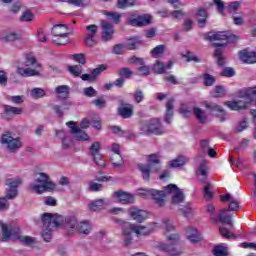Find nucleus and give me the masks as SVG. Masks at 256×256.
<instances>
[{"instance_id": "1", "label": "nucleus", "mask_w": 256, "mask_h": 256, "mask_svg": "<svg viewBox=\"0 0 256 256\" xmlns=\"http://www.w3.org/2000/svg\"><path fill=\"white\" fill-rule=\"evenodd\" d=\"M42 223L44 227L42 237L46 243H49L52 237L51 232L63 223V216L51 213H44L42 215Z\"/></svg>"}, {"instance_id": "2", "label": "nucleus", "mask_w": 256, "mask_h": 256, "mask_svg": "<svg viewBox=\"0 0 256 256\" xmlns=\"http://www.w3.org/2000/svg\"><path fill=\"white\" fill-rule=\"evenodd\" d=\"M30 189L34 193L41 195V193H45V191H53V189H55V183L51 181L47 173L40 172L35 182L30 183Z\"/></svg>"}, {"instance_id": "3", "label": "nucleus", "mask_w": 256, "mask_h": 256, "mask_svg": "<svg viewBox=\"0 0 256 256\" xmlns=\"http://www.w3.org/2000/svg\"><path fill=\"white\" fill-rule=\"evenodd\" d=\"M66 227L70 235L73 233H80L81 235H89L93 229L90 221L78 222L77 218L74 216H69L66 218Z\"/></svg>"}, {"instance_id": "4", "label": "nucleus", "mask_w": 256, "mask_h": 256, "mask_svg": "<svg viewBox=\"0 0 256 256\" xmlns=\"http://www.w3.org/2000/svg\"><path fill=\"white\" fill-rule=\"evenodd\" d=\"M25 67H34V69L18 67L17 73L21 75V77H39V75H41V63L37 62L34 56L26 55Z\"/></svg>"}, {"instance_id": "5", "label": "nucleus", "mask_w": 256, "mask_h": 256, "mask_svg": "<svg viewBox=\"0 0 256 256\" xmlns=\"http://www.w3.org/2000/svg\"><path fill=\"white\" fill-rule=\"evenodd\" d=\"M3 229V240L7 241L9 239H12L14 241H20L21 243H23V245L26 246H31L33 244H35V238L31 237V236H21V234L19 233V230H13V229H8L5 226H2Z\"/></svg>"}, {"instance_id": "6", "label": "nucleus", "mask_w": 256, "mask_h": 256, "mask_svg": "<svg viewBox=\"0 0 256 256\" xmlns=\"http://www.w3.org/2000/svg\"><path fill=\"white\" fill-rule=\"evenodd\" d=\"M154 229H155V226H153V225H147V226L136 225V224L130 225L129 230H124L125 245H129V243H131V241H132L131 234L132 233H135L136 235H150V233H153Z\"/></svg>"}, {"instance_id": "7", "label": "nucleus", "mask_w": 256, "mask_h": 256, "mask_svg": "<svg viewBox=\"0 0 256 256\" xmlns=\"http://www.w3.org/2000/svg\"><path fill=\"white\" fill-rule=\"evenodd\" d=\"M140 131L143 135H149L151 133L154 135H163L165 128H163L159 119L152 118L148 122L140 125Z\"/></svg>"}, {"instance_id": "8", "label": "nucleus", "mask_w": 256, "mask_h": 256, "mask_svg": "<svg viewBox=\"0 0 256 256\" xmlns=\"http://www.w3.org/2000/svg\"><path fill=\"white\" fill-rule=\"evenodd\" d=\"M167 195H172V205H181L185 201V194L175 184H169L165 187Z\"/></svg>"}, {"instance_id": "9", "label": "nucleus", "mask_w": 256, "mask_h": 256, "mask_svg": "<svg viewBox=\"0 0 256 256\" xmlns=\"http://www.w3.org/2000/svg\"><path fill=\"white\" fill-rule=\"evenodd\" d=\"M141 195H151L158 207H163L165 205V197H167V191L165 190H155V189H143Z\"/></svg>"}, {"instance_id": "10", "label": "nucleus", "mask_w": 256, "mask_h": 256, "mask_svg": "<svg viewBox=\"0 0 256 256\" xmlns=\"http://www.w3.org/2000/svg\"><path fill=\"white\" fill-rule=\"evenodd\" d=\"M168 241H173L172 244L159 243L157 245L160 251L169 253L170 255H175V245L179 243V234H170L167 236Z\"/></svg>"}, {"instance_id": "11", "label": "nucleus", "mask_w": 256, "mask_h": 256, "mask_svg": "<svg viewBox=\"0 0 256 256\" xmlns=\"http://www.w3.org/2000/svg\"><path fill=\"white\" fill-rule=\"evenodd\" d=\"M137 167L144 181H149L151 179V174L157 173L161 169V167H155V165L153 164H143V163H139Z\"/></svg>"}, {"instance_id": "12", "label": "nucleus", "mask_w": 256, "mask_h": 256, "mask_svg": "<svg viewBox=\"0 0 256 256\" xmlns=\"http://www.w3.org/2000/svg\"><path fill=\"white\" fill-rule=\"evenodd\" d=\"M1 143L2 145H6L9 151H17V149H21L23 144L21 143V140L18 138H13L11 135L4 134L1 137Z\"/></svg>"}, {"instance_id": "13", "label": "nucleus", "mask_w": 256, "mask_h": 256, "mask_svg": "<svg viewBox=\"0 0 256 256\" xmlns=\"http://www.w3.org/2000/svg\"><path fill=\"white\" fill-rule=\"evenodd\" d=\"M118 115L122 117L123 119H129L130 117H133V105L129 103H125V100L122 98L118 99Z\"/></svg>"}, {"instance_id": "14", "label": "nucleus", "mask_w": 256, "mask_h": 256, "mask_svg": "<svg viewBox=\"0 0 256 256\" xmlns=\"http://www.w3.org/2000/svg\"><path fill=\"white\" fill-rule=\"evenodd\" d=\"M111 151L115 153V155L111 159L113 167H115V169H123V157H121V146L117 143H113Z\"/></svg>"}, {"instance_id": "15", "label": "nucleus", "mask_w": 256, "mask_h": 256, "mask_svg": "<svg viewBox=\"0 0 256 256\" xmlns=\"http://www.w3.org/2000/svg\"><path fill=\"white\" fill-rule=\"evenodd\" d=\"M66 125L69 127V129H71V133L74 135L75 139L78 141H89V134L81 130L80 127L75 126V122L69 121L66 123Z\"/></svg>"}, {"instance_id": "16", "label": "nucleus", "mask_w": 256, "mask_h": 256, "mask_svg": "<svg viewBox=\"0 0 256 256\" xmlns=\"http://www.w3.org/2000/svg\"><path fill=\"white\" fill-rule=\"evenodd\" d=\"M207 41H235L237 39V36L235 35H229L227 32H210L207 34L206 37Z\"/></svg>"}, {"instance_id": "17", "label": "nucleus", "mask_w": 256, "mask_h": 256, "mask_svg": "<svg viewBox=\"0 0 256 256\" xmlns=\"http://www.w3.org/2000/svg\"><path fill=\"white\" fill-rule=\"evenodd\" d=\"M101 149V143L95 142L90 147V155L94 159V163L99 167H105V160L101 159V154H99V150Z\"/></svg>"}, {"instance_id": "18", "label": "nucleus", "mask_w": 256, "mask_h": 256, "mask_svg": "<svg viewBox=\"0 0 256 256\" xmlns=\"http://www.w3.org/2000/svg\"><path fill=\"white\" fill-rule=\"evenodd\" d=\"M113 198L117 199V201L119 203H122V205H129V203H135V196H133V194L124 192L123 190L114 192Z\"/></svg>"}, {"instance_id": "19", "label": "nucleus", "mask_w": 256, "mask_h": 256, "mask_svg": "<svg viewBox=\"0 0 256 256\" xmlns=\"http://www.w3.org/2000/svg\"><path fill=\"white\" fill-rule=\"evenodd\" d=\"M130 217L136 221V223H143L147 219V211L141 210L136 207H132L128 210Z\"/></svg>"}, {"instance_id": "20", "label": "nucleus", "mask_w": 256, "mask_h": 256, "mask_svg": "<svg viewBox=\"0 0 256 256\" xmlns=\"http://www.w3.org/2000/svg\"><path fill=\"white\" fill-rule=\"evenodd\" d=\"M101 27H102V39L105 43L107 41H111L113 39V34L115 31L113 30V26L109 22L102 21L101 22Z\"/></svg>"}, {"instance_id": "21", "label": "nucleus", "mask_w": 256, "mask_h": 256, "mask_svg": "<svg viewBox=\"0 0 256 256\" xmlns=\"http://www.w3.org/2000/svg\"><path fill=\"white\" fill-rule=\"evenodd\" d=\"M175 64V62L173 61H168L166 64L157 60L156 63L154 64V72L157 75H163V73H166L168 71V69H173V65Z\"/></svg>"}, {"instance_id": "22", "label": "nucleus", "mask_w": 256, "mask_h": 256, "mask_svg": "<svg viewBox=\"0 0 256 256\" xmlns=\"http://www.w3.org/2000/svg\"><path fill=\"white\" fill-rule=\"evenodd\" d=\"M253 95H256V86L253 88H247L238 92L239 99H244L245 103L251 105L253 101Z\"/></svg>"}, {"instance_id": "23", "label": "nucleus", "mask_w": 256, "mask_h": 256, "mask_svg": "<svg viewBox=\"0 0 256 256\" xmlns=\"http://www.w3.org/2000/svg\"><path fill=\"white\" fill-rule=\"evenodd\" d=\"M196 175L198 176V179L200 183H205L207 181V177L209 175V167L207 166V161L203 160L198 170L196 171Z\"/></svg>"}, {"instance_id": "24", "label": "nucleus", "mask_w": 256, "mask_h": 256, "mask_svg": "<svg viewBox=\"0 0 256 256\" xmlns=\"http://www.w3.org/2000/svg\"><path fill=\"white\" fill-rule=\"evenodd\" d=\"M224 105H226V107L230 108L231 111H241V109H247V107H249V104L246 103L243 98H240L237 101L224 102Z\"/></svg>"}, {"instance_id": "25", "label": "nucleus", "mask_w": 256, "mask_h": 256, "mask_svg": "<svg viewBox=\"0 0 256 256\" xmlns=\"http://www.w3.org/2000/svg\"><path fill=\"white\" fill-rule=\"evenodd\" d=\"M239 58L243 61V63L253 64L256 63V52L249 51L247 49L239 52Z\"/></svg>"}, {"instance_id": "26", "label": "nucleus", "mask_w": 256, "mask_h": 256, "mask_svg": "<svg viewBox=\"0 0 256 256\" xmlns=\"http://www.w3.org/2000/svg\"><path fill=\"white\" fill-rule=\"evenodd\" d=\"M186 237L191 243H199L201 241V234L194 227L186 228Z\"/></svg>"}, {"instance_id": "27", "label": "nucleus", "mask_w": 256, "mask_h": 256, "mask_svg": "<svg viewBox=\"0 0 256 256\" xmlns=\"http://www.w3.org/2000/svg\"><path fill=\"white\" fill-rule=\"evenodd\" d=\"M4 113L8 119H11L12 117H15V115H21L23 113V108L5 105Z\"/></svg>"}, {"instance_id": "28", "label": "nucleus", "mask_w": 256, "mask_h": 256, "mask_svg": "<svg viewBox=\"0 0 256 256\" xmlns=\"http://www.w3.org/2000/svg\"><path fill=\"white\" fill-rule=\"evenodd\" d=\"M52 35L54 39L67 35V26L65 24H56L52 27Z\"/></svg>"}, {"instance_id": "29", "label": "nucleus", "mask_w": 256, "mask_h": 256, "mask_svg": "<svg viewBox=\"0 0 256 256\" xmlns=\"http://www.w3.org/2000/svg\"><path fill=\"white\" fill-rule=\"evenodd\" d=\"M174 99H169L166 103V114L164 120L166 123H171L173 119Z\"/></svg>"}, {"instance_id": "30", "label": "nucleus", "mask_w": 256, "mask_h": 256, "mask_svg": "<svg viewBox=\"0 0 256 256\" xmlns=\"http://www.w3.org/2000/svg\"><path fill=\"white\" fill-rule=\"evenodd\" d=\"M205 107H206V109H209V111H216L217 113H220L222 115L220 118V121L222 123H223V121H225V110H223V108H221V106H219L215 103L209 102V103H206Z\"/></svg>"}, {"instance_id": "31", "label": "nucleus", "mask_w": 256, "mask_h": 256, "mask_svg": "<svg viewBox=\"0 0 256 256\" xmlns=\"http://www.w3.org/2000/svg\"><path fill=\"white\" fill-rule=\"evenodd\" d=\"M55 93L58 99H67V97H69V86L60 85L55 88Z\"/></svg>"}, {"instance_id": "32", "label": "nucleus", "mask_w": 256, "mask_h": 256, "mask_svg": "<svg viewBox=\"0 0 256 256\" xmlns=\"http://www.w3.org/2000/svg\"><path fill=\"white\" fill-rule=\"evenodd\" d=\"M193 114L196 117V119L199 121V123H207V114L205 113V110L195 107L193 109Z\"/></svg>"}, {"instance_id": "33", "label": "nucleus", "mask_w": 256, "mask_h": 256, "mask_svg": "<svg viewBox=\"0 0 256 256\" xmlns=\"http://www.w3.org/2000/svg\"><path fill=\"white\" fill-rule=\"evenodd\" d=\"M229 210L224 209L220 212L218 219L220 223H223L224 225H233V222H231V215L228 213Z\"/></svg>"}, {"instance_id": "34", "label": "nucleus", "mask_w": 256, "mask_h": 256, "mask_svg": "<svg viewBox=\"0 0 256 256\" xmlns=\"http://www.w3.org/2000/svg\"><path fill=\"white\" fill-rule=\"evenodd\" d=\"M187 163V157L185 156H179L176 159L170 161L168 163V167L171 168H177V167H183Z\"/></svg>"}, {"instance_id": "35", "label": "nucleus", "mask_w": 256, "mask_h": 256, "mask_svg": "<svg viewBox=\"0 0 256 256\" xmlns=\"http://www.w3.org/2000/svg\"><path fill=\"white\" fill-rule=\"evenodd\" d=\"M164 53H165V45L163 44H160L151 50V55L152 57H154V59H159L163 57Z\"/></svg>"}, {"instance_id": "36", "label": "nucleus", "mask_w": 256, "mask_h": 256, "mask_svg": "<svg viewBox=\"0 0 256 256\" xmlns=\"http://www.w3.org/2000/svg\"><path fill=\"white\" fill-rule=\"evenodd\" d=\"M69 5H74V7H87L91 3V0H61Z\"/></svg>"}, {"instance_id": "37", "label": "nucleus", "mask_w": 256, "mask_h": 256, "mask_svg": "<svg viewBox=\"0 0 256 256\" xmlns=\"http://www.w3.org/2000/svg\"><path fill=\"white\" fill-rule=\"evenodd\" d=\"M197 17L200 27H205V23L207 22V10L200 8L197 11Z\"/></svg>"}, {"instance_id": "38", "label": "nucleus", "mask_w": 256, "mask_h": 256, "mask_svg": "<svg viewBox=\"0 0 256 256\" xmlns=\"http://www.w3.org/2000/svg\"><path fill=\"white\" fill-rule=\"evenodd\" d=\"M141 45V40L139 38H131L126 43V49L129 51H135Z\"/></svg>"}, {"instance_id": "39", "label": "nucleus", "mask_w": 256, "mask_h": 256, "mask_svg": "<svg viewBox=\"0 0 256 256\" xmlns=\"http://www.w3.org/2000/svg\"><path fill=\"white\" fill-rule=\"evenodd\" d=\"M103 205H105V201L103 199L95 200L89 204L90 211H99V209H103Z\"/></svg>"}, {"instance_id": "40", "label": "nucleus", "mask_w": 256, "mask_h": 256, "mask_svg": "<svg viewBox=\"0 0 256 256\" xmlns=\"http://www.w3.org/2000/svg\"><path fill=\"white\" fill-rule=\"evenodd\" d=\"M213 253L215 256H227L229 253L227 252V246L218 245L214 247Z\"/></svg>"}, {"instance_id": "41", "label": "nucleus", "mask_w": 256, "mask_h": 256, "mask_svg": "<svg viewBox=\"0 0 256 256\" xmlns=\"http://www.w3.org/2000/svg\"><path fill=\"white\" fill-rule=\"evenodd\" d=\"M206 211L207 213H209L211 220L214 223H217V221H219V217H217V212H215V206H213V204H208L206 206Z\"/></svg>"}, {"instance_id": "42", "label": "nucleus", "mask_w": 256, "mask_h": 256, "mask_svg": "<svg viewBox=\"0 0 256 256\" xmlns=\"http://www.w3.org/2000/svg\"><path fill=\"white\" fill-rule=\"evenodd\" d=\"M52 41L55 45H67L69 43V33L58 36V38H54Z\"/></svg>"}, {"instance_id": "43", "label": "nucleus", "mask_w": 256, "mask_h": 256, "mask_svg": "<svg viewBox=\"0 0 256 256\" xmlns=\"http://www.w3.org/2000/svg\"><path fill=\"white\" fill-rule=\"evenodd\" d=\"M30 95L33 99H41V97H45L46 93L43 88H33Z\"/></svg>"}, {"instance_id": "44", "label": "nucleus", "mask_w": 256, "mask_h": 256, "mask_svg": "<svg viewBox=\"0 0 256 256\" xmlns=\"http://www.w3.org/2000/svg\"><path fill=\"white\" fill-rule=\"evenodd\" d=\"M135 0H118V9H127V7H134Z\"/></svg>"}, {"instance_id": "45", "label": "nucleus", "mask_w": 256, "mask_h": 256, "mask_svg": "<svg viewBox=\"0 0 256 256\" xmlns=\"http://www.w3.org/2000/svg\"><path fill=\"white\" fill-rule=\"evenodd\" d=\"M215 77L211 74H203V83L206 87H212V85H215Z\"/></svg>"}, {"instance_id": "46", "label": "nucleus", "mask_w": 256, "mask_h": 256, "mask_svg": "<svg viewBox=\"0 0 256 256\" xmlns=\"http://www.w3.org/2000/svg\"><path fill=\"white\" fill-rule=\"evenodd\" d=\"M214 57L220 67H223V65H225V57H223V51L221 49L215 50Z\"/></svg>"}, {"instance_id": "47", "label": "nucleus", "mask_w": 256, "mask_h": 256, "mask_svg": "<svg viewBox=\"0 0 256 256\" xmlns=\"http://www.w3.org/2000/svg\"><path fill=\"white\" fill-rule=\"evenodd\" d=\"M203 195L206 199H213V185L206 183L203 189Z\"/></svg>"}, {"instance_id": "48", "label": "nucleus", "mask_w": 256, "mask_h": 256, "mask_svg": "<svg viewBox=\"0 0 256 256\" xmlns=\"http://www.w3.org/2000/svg\"><path fill=\"white\" fill-rule=\"evenodd\" d=\"M149 23H151V15L144 14V15L138 16L139 27H145V25H149Z\"/></svg>"}, {"instance_id": "49", "label": "nucleus", "mask_w": 256, "mask_h": 256, "mask_svg": "<svg viewBox=\"0 0 256 256\" xmlns=\"http://www.w3.org/2000/svg\"><path fill=\"white\" fill-rule=\"evenodd\" d=\"M104 15L107 16V18L110 21H114V23H119L121 21V14L117 12H104Z\"/></svg>"}, {"instance_id": "50", "label": "nucleus", "mask_w": 256, "mask_h": 256, "mask_svg": "<svg viewBox=\"0 0 256 256\" xmlns=\"http://www.w3.org/2000/svg\"><path fill=\"white\" fill-rule=\"evenodd\" d=\"M92 104L97 107V109H105L107 107V101L103 97H98L92 101Z\"/></svg>"}, {"instance_id": "51", "label": "nucleus", "mask_w": 256, "mask_h": 256, "mask_svg": "<svg viewBox=\"0 0 256 256\" xmlns=\"http://www.w3.org/2000/svg\"><path fill=\"white\" fill-rule=\"evenodd\" d=\"M68 71L74 75V77H79L83 71V66L81 65H74V66H68Z\"/></svg>"}, {"instance_id": "52", "label": "nucleus", "mask_w": 256, "mask_h": 256, "mask_svg": "<svg viewBox=\"0 0 256 256\" xmlns=\"http://www.w3.org/2000/svg\"><path fill=\"white\" fill-rule=\"evenodd\" d=\"M159 163H161L159 155L151 154L148 156V165H154V167H159Z\"/></svg>"}, {"instance_id": "53", "label": "nucleus", "mask_w": 256, "mask_h": 256, "mask_svg": "<svg viewBox=\"0 0 256 256\" xmlns=\"http://www.w3.org/2000/svg\"><path fill=\"white\" fill-rule=\"evenodd\" d=\"M84 44L86 47H95V45H97V40H95V36L84 35Z\"/></svg>"}, {"instance_id": "54", "label": "nucleus", "mask_w": 256, "mask_h": 256, "mask_svg": "<svg viewBox=\"0 0 256 256\" xmlns=\"http://www.w3.org/2000/svg\"><path fill=\"white\" fill-rule=\"evenodd\" d=\"M19 39V34L15 32H9L2 37V41L13 42Z\"/></svg>"}, {"instance_id": "55", "label": "nucleus", "mask_w": 256, "mask_h": 256, "mask_svg": "<svg viewBox=\"0 0 256 256\" xmlns=\"http://www.w3.org/2000/svg\"><path fill=\"white\" fill-rule=\"evenodd\" d=\"M211 95L215 98L223 97V95H225V89L222 86H216L212 90Z\"/></svg>"}, {"instance_id": "56", "label": "nucleus", "mask_w": 256, "mask_h": 256, "mask_svg": "<svg viewBox=\"0 0 256 256\" xmlns=\"http://www.w3.org/2000/svg\"><path fill=\"white\" fill-rule=\"evenodd\" d=\"M82 93L84 97H97V90L91 86L84 88Z\"/></svg>"}, {"instance_id": "57", "label": "nucleus", "mask_w": 256, "mask_h": 256, "mask_svg": "<svg viewBox=\"0 0 256 256\" xmlns=\"http://www.w3.org/2000/svg\"><path fill=\"white\" fill-rule=\"evenodd\" d=\"M73 147V139L71 136H64L62 139V148L63 149H71Z\"/></svg>"}, {"instance_id": "58", "label": "nucleus", "mask_w": 256, "mask_h": 256, "mask_svg": "<svg viewBox=\"0 0 256 256\" xmlns=\"http://www.w3.org/2000/svg\"><path fill=\"white\" fill-rule=\"evenodd\" d=\"M97 30H98L97 25L95 24L88 25L86 26L87 32H85V35H91V37H95V35H97Z\"/></svg>"}, {"instance_id": "59", "label": "nucleus", "mask_w": 256, "mask_h": 256, "mask_svg": "<svg viewBox=\"0 0 256 256\" xmlns=\"http://www.w3.org/2000/svg\"><path fill=\"white\" fill-rule=\"evenodd\" d=\"M6 184L8 185L9 189H17V187L21 185V179H8Z\"/></svg>"}, {"instance_id": "60", "label": "nucleus", "mask_w": 256, "mask_h": 256, "mask_svg": "<svg viewBox=\"0 0 256 256\" xmlns=\"http://www.w3.org/2000/svg\"><path fill=\"white\" fill-rule=\"evenodd\" d=\"M180 113L183 115V117H191L193 110L191 109V107L183 104L180 107Z\"/></svg>"}, {"instance_id": "61", "label": "nucleus", "mask_w": 256, "mask_h": 256, "mask_svg": "<svg viewBox=\"0 0 256 256\" xmlns=\"http://www.w3.org/2000/svg\"><path fill=\"white\" fill-rule=\"evenodd\" d=\"M133 97L136 103H141L143 99H145V94L143 93V90H136Z\"/></svg>"}, {"instance_id": "62", "label": "nucleus", "mask_w": 256, "mask_h": 256, "mask_svg": "<svg viewBox=\"0 0 256 256\" xmlns=\"http://www.w3.org/2000/svg\"><path fill=\"white\" fill-rule=\"evenodd\" d=\"M106 70H107V66H105L103 64L98 66L97 68L93 69L91 72L93 79H95V77H99V74L103 73V71H106Z\"/></svg>"}, {"instance_id": "63", "label": "nucleus", "mask_w": 256, "mask_h": 256, "mask_svg": "<svg viewBox=\"0 0 256 256\" xmlns=\"http://www.w3.org/2000/svg\"><path fill=\"white\" fill-rule=\"evenodd\" d=\"M239 5H241V3L237 1L231 2L230 4H228L229 13H232V15H235L237 13V10L239 9Z\"/></svg>"}, {"instance_id": "64", "label": "nucleus", "mask_w": 256, "mask_h": 256, "mask_svg": "<svg viewBox=\"0 0 256 256\" xmlns=\"http://www.w3.org/2000/svg\"><path fill=\"white\" fill-rule=\"evenodd\" d=\"M18 193H19V192L17 191V189H15V188H9V189L6 191L5 198H6V199H15V197H17Z\"/></svg>"}]
</instances>
